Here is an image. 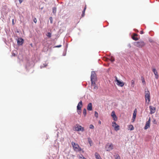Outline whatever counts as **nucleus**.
I'll list each match as a JSON object with an SVG mask.
<instances>
[{"instance_id": "dca6fc26", "label": "nucleus", "mask_w": 159, "mask_h": 159, "mask_svg": "<svg viewBox=\"0 0 159 159\" xmlns=\"http://www.w3.org/2000/svg\"><path fill=\"white\" fill-rule=\"evenodd\" d=\"M87 109L89 111H91L92 110V103H89L88 104L87 107Z\"/></svg>"}, {"instance_id": "f704fd0d", "label": "nucleus", "mask_w": 159, "mask_h": 159, "mask_svg": "<svg viewBox=\"0 0 159 159\" xmlns=\"http://www.w3.org/2000/svg\"><path fill=\"white\" fill-rule=\"evenodd\" d=\"M61 45H59L55 46V48H59V47H61Z\"/></svg>"}, {"instance_id": "1a4fd4ad", "label": "nucleus", "mask_w": 159, "mask_h": 159, "mask_svg": "<svg viewBox=\"0 0 159 159\" xmlns=\"http://www.w3.org/2000/svg\"><path fill=\"white\" fill-rule=\"evenodd\" d=\"M150 110V113L152 114L155 113L156 110V108L154 107L151 106H149V107Z\"/></svg>"}, {"instance_id": "f8f14e48", "label": "nucleus", "mask_w": 159, "mask_h": 159, "mask_svg": "<svg viewBox=\"0 0 159 159\" xmlns=\"http://www.w3.org/2000/svg\"><path fill=\"white\" fill-rule=\"evenodd\" d=\"M82 106V102L80 101L78 103V105L77 107V110H81V108Z\"/></svg>"}, {"instance_id": "b1692460", "label": "nucleus", "mask_w": 159, "mask_h": 159, "mask_svg": "<svg viewBox=\"0 0 159 159\" xmlns=\"http://www.w3.org/2000/svg\"><path fill=\"white\" fill-rule=\"evenodd\" d=\"M88 141L90 146H91V143H92V141L91 140L90 138H88Z\"/></svg>"}, {"instance_id": "393cba45", "label": "nucleus", "mask_w": 159, "mask_h": 159, "mask_svg": "<svg viewBox=\"0 0 159 159\" xmlns=\"http://www.w3.org/2000/svg\"><path fill=\"white\" fill-rule=\"evenodd\" d=\"M94 115H95V116L97 118L98 117V113L96 111H95V112Z\"/></svg>"}, {"instance_id": "473e14b6", "label": "nucleus", "mask_w": 159, "mask_h": 159, "mask_svg": "<svg viewBox=\"0 0 159 159\" xmlns=\"http://www.w3.org/2000/svg\"><path fill=\"white\" fill-rule=\"evenodd\" d=\"M34 21L35 23H36L37 22V20L36 18H34Z\"/></svg>"}, {"instance_id": "c9c22d12", "label": "nucleus", "mask_w": 159, "mask_h": 159, "mask_svg": "<svg viewBox=\"0 0 159 159\" xmlns=\"http://www.w3.org/2000/svg\"><path fill=\"white\" fill-rule=\"evenodd\" d=\"M12 55L13 56H16V53H14V52H13V53L12 54Z\"/></svg>"}, {"instance_id": "5701e85b", "label": "nucleus", "mask_w": 159, "mask_h": 159, "mask_svg": "<svg viewBox=\"0 0 159 159\" xmlns=\"http://www.w3.org/2000/svg\"><path fill=\"white\" fill-rule=\"evenodd\" d=\"M83 113L84 116H85L86 115V110L85 108H84L83 110Z\"/></svg>"}, {"instance_id": "f3484780", "label": "nucleus", "mask_w": 159, "mask_h": 159, "mask_svg": "<svg viewBox=\"0 0 159 159\" xmlns=\"http://www.w3.org/2000/svg\"><path fill=\"white\" fill-rule=\"evenodd\" d=\"M128 130H133L134 129L133 126L132 125H128Z\"/></svg>"}, {"instance_id": "9b49d317", "label": "nucleus", "mask_w": 159, "mask_h": 159, "mask_svg": "<svg viewBox=\"0 0 159 159\" xmlns=\"http://www.w3.org/2000/svg\"><path fill=\"white\" fill-rule=\"evenodd\" d=\"M150 127V119L147 121L145 127H144V129H147L148 128H149Z\"/></svg>"}, {"instance_id": "aec40b11", "label": "nucleus", "mask_w": 159, "mask_h": 159, "mask_svg": "<svg viewBox=\"0 0 159 159\" xmlns=\"http://www.w3.org/2000/svg\"><path fill=\"white\" fill-rule=\"evenodd\" d=\"M134 83L135 81L134 80H132L131 81V87H134Z\"/></svg>"}, {"instance_id": "0eeeda50", "label": "nucleus", "mask_w": 159, "mask_h": 159, "mask_svg": "<svg viewBox=\"0 0 159 159\" xmlns=\"http://www.w3.org/2000/svg\"><path fill=\"white\" fill-rule=\"evenodd\" d=\"M117 82L116 84L118 85V86H120V87H123L124 85V83L123 82H121L116 77V80Z\"/></svg>"}, {"instance_id": "412c9836", "label": "nucleus", "mask_w": 159, "mask_h": 159, "mask_svg": "<svg viewBox=\"0 0 159 159\" xmlns=\"http://www.w3.org/2000/svg\"><path fill=\"white\" fill-rule=\"evenodd\" d=\"M86 9V6L85 5V7L84 8V9L82 11V17L84 16V13H85V12Z\"/></svg>"}, {"instance_id": "2eb2a0df", "label": "nucleus", "mask_w": 159, "mask_h": 159, "mask_svg": "<svg viewBox=\"0 0 159 159\" xmlns=\"http://www.w3.org/2000/svg\"><path fill=\"white\" fill-rule=\"evenodd\" d=\"M137 36H138V34H135V33L134 34H133V35L132 37V39L134 40L135 41L138 40L139 39L137 37H136Z\"/></svg>"}, {"instance_id": "ddd939ff", "label": "nucleus", "mask_w": 159, "mask_h": 159, "mask_svg": "<svg viewBox=\"0 0 159 159\" xmlns=\"http://www.w3.org/2000/svg\"><path fill=\"white\" fill-rule=\"evenodd\" d=\"M111 116L114 120H117V117H116V115L115 114V112L114 111H112L111 114Z\"/></svg>"}, {"instance_id": "a878e982", "label": "nucleus", "mask_w": 159, "mask_h": 159, "mask_svg": "<svg viewBox=\"0 0 159 159\" xmlns=\"http://www.w3.org/2000/svg\"><path fill=\"white\" fill-rule=\"evenodd\" d=\"M47 35L48 37L50 38L51 36V33L48 32L47 33Z\"/></svg>"}, {"instance_id": "4468645a", "label": "nucleus", "mask_w": 159, "mask_h": 159, "mask_svg": "<svg viewBox=\"0 0 159 159\" xmlns=\"http://www.w3.org/2000/svg\"><path fill=\"white\" fill-rule=\"evenodd\" d=\"M152 71L154 73V75H155V78L157 79L158 78V73L156 69L155 68H153L152 69Z\"/></svg>"}, {"instance_id": "e433bc0d", "label": "nucleus", "mask_w": 159, "mask_h": 159, "mask_svg": "<svg viewBox=\"0 0 159 159\" xmlns=\"http://www.w3.org/2000/svg\"><path fill=\"white\" fill-rule=\"evenodd\" d=\"M17 43H18V44H20V40H19V39H18V40H17Z\"/></svg>"}, {"instance_id": "ea45409f", "label": "nucleus", "mask_w": 159, "mask_h": 159, "mask_svg": "<svg viewBox=\"0 0 159 159\" xmlns=\"http://www.w3.org/2000/svg\"><path fill=\"white\" fill-rule=\"evenodd\" d=\"M98 123H99V124H101V121H100V120H99V121H98Z\"/></svg>"}, {"instance_id": "9d476101", "label": "nucleus", "mask_w": 159, "mask_h": 159, "mask_svg": "<svg viewBox=\"0 0 159 159\" xmlns=\"http://www.w3.org/2000/svg\"><path fill=\"white\" fill-rule=\"evenodd\" d=\"M137 109H135L134 111L133 114V116L132 119V122H134V121H135V120L136 114H137Z\"/></svg>"}, {"instance_id": "39448f33", "label": "nucleus", "mask_w": 159, "mask_h": 159, "mask_svg": "<svg viewBox=\"0 0 159 159\" xmlns=\"http://www.w3.org/2000/svg\"><path fill=\"white\" fill-rule=\"evenodd\" d=\"M106 148L107 149V151H109L113 149V145L112 143H108L106 145Z\"/></svg>"}, {"instance_id": "20e7f679", "label": "nucleus", "mask_w": 159, "mask_h": 159, "mask_svg": "<svg viewBox=\"0 0 159 159\" xmlns=\"http://www.w3.org/2000/svg\"><path fill=\"white\" fill-rule=\"evenodd\" d=\"M74 130L77 131H84V128L79 124H76L74 127Z\"/></svg>"}, {"instance_id": "58836bf2", "label": "nucleus", "mask_w": 159, "mask_h": 159, "mask_svg": "<svg viewBox=\"0 0 159 159\" xmlns=\"http://www.w3.org/2000/svg\"><path fill=\"white\" fill-rule=\"evenodd\" d=\"M78 112L79 114H80L81 113V111H80H80H78Z\"/></svg>"}, {"instance_id": "79ce46f5", "label": "nucleus", "mask_w": 159, "mask_h": 159, "mask_svg": "<svg viewBox=\"0 0 159 159\" xmlns=\"http://www.w3.org/2000/svg\"><path fill=\"white\" fill-rule=\"evenodd\" d=\"M20 0V3L22 2V1H21V0Z\"/></svg>"}, {"instance_id": "f257e3e1", "label": "nucleus", "mask_w": 159, "mask_h": 159, "mask_svg": "<svg viewBox=\"0 0 159 159\" xmlns=\"http://www.w3.org/2000/svg\"><path fill=\"white\" fill-rule=\"evenodd\" d=\"M71 144L72 146L73 149L76 152H80L82 150L81 148L79 145L76 143L73 142H71Z\"/></svg>"}, {"instance_id": "a19ab883", "label": "nucleus", "mask_w": 159, "mask_h": 159, "mask_svg": "<svg viewBox=\"0 0 159 159\" xmlns=\"http://www.w3.org/2000/svg\"><path fill=\"white\" fill-rule=\"evenodd\" d=\"M46 66H47V65H45V66H44V67H46Z\"/></svg>"}, {"instance_id": "7ed1b4c3", "label": "nucleus", "mask_w": 159, "mask_h": 159, "mask_svg": "<svg viewBox=\"0 0 159 159\" xmlns=\"http://www.w3.org/2000/svg\"><path fill=\"white\" fill-rule=\"evenodd\" d=\"M145 98L146 102L148 104L150 101V92L148 91H146L145 92Z\"/></svg>"}, {"instance_id": "a211bd4d", "label": "nucleus", "mask_w": 159, "mask_h": 159, "mask_svg": "<svg viewBox=\"0 0 159 159\" xmlns=\"http://www.w3.org/2000/svg\"><path fill=\"white\" fill-rule=\"evenodd\" d=\"M95 155L96 159H102L100 156L98 154V153H95Z\"/></svg>"}, {"instance_id": "cd10ccee", "label": "nucleus", "mask_w": 159, "mask_h": 159, "mask_svg": "<svg viewBox=\"0 0 159 159\" xmlns=\"http://www.w3.org/2000/svg\"><path fill=\"white\" fill-rule=\"evenodd\" d=\"M89 128L91 129H93L94 126L93 125H90L89 126Z\"/></svg>"}, {"instance_id": "7c9ffc66", "label": "nucleus", "mask_w": 159, "mask_h": 159, "mask_svg": "<svg viewBox=\"0 0 159 159\" xmlns=\"http://www.w3.org/2000/svg\"><path fill=\"white\" fill-rule=\"evenodd\" d=\"M110 60L111 62H113L115 61V59L114 58L111 57Z\"/></svg>"}, {"instance_id": "423d86ee", "label": "nucleus", "mask_w": 159, "mask_h": 159, "mask_svg": "<svg viewBox=\"0 0 159 159\" xmlns=\"http://www.w3.org/2000/svg\"><path fill=\"white\" fill-rule=\"evenodd\" d=\"M96 74L95 72L94 71H92L91 76V82H95L96 80Z\"/></svg>"}, {"instance_id": "bb28decb", "label": "nucleus", "mask_w": 159, "mask_h": 159, "mask_svg": "<svg viewBox=\"0 0 159 159\" xmlns=\"http://www.w3.org/2000/svg\"><path fill=\"white\" fill-rule=\"evenodd\" d=\"M115 157L116 159H120V157L118 155H116Z\"/></svg>"}, {"instance_id": "37998d69", "label": "nucleus", "mask_w": 159, "mask_h": 159, "mask_svg": "<svg viewBox=\"0 0 159 159\" xmlns=\"http://www.w3.org/2000/svg\"><path fill=\"white\" fill-rule=\"evenodd\" d=\"M14 20H13L12 22H13Z\"/></svg>"}, {"instance_id": "c03bdc74", "label": "nucleus", "mask_w": 159, "mask_h": 159, "mask_svg": "<svg viewBox=\"0 0 159 159\" xmlns=\"http://www.w3.org/2000/svg\"><path fill=\"white\" fill-rule=\"evenodd\" d=\"M19 2H20V0H19Z\"/></svg>"}, {"instance_id": "6ab92c4d", "label": "nucleus", "mask_w": 159, "mask_h": 159, "mask_svg": "<svg viewBox=\"0 0 159 159\" xmlns=\"http://www.w3.org/2000/svg\"><path fill=\"white\" fill-rule=\"evenodd\" d=\"M91 84L92 86H93L94 89H98V87L96 86V84L95 82H91Z\"/></svg>"}, {"instance_id": "c85d7f7f", "label": "nucleus", "mask_w": 159, "mask_h": 159, "mask_svg": "<svg viewBox=\"0 0 159 159\" xmlns=\"http://www.w3.org/2000/svg\"><path fill=\"white\" fill-rule=\"evenodd\" d=\"M53 13H55L56 12V8L55 7H53L52 8Z\"/></svg>"}, {"instance_id": "4be33fe9", "label": "nucleus", "mask_w": 159, "mask_h": 159, "mask_svg": "<svg viewBox=\"0 0 159 159\" xmlns=\"http://www.w3.org/2000/svg\"><path fill=\"white\" fill-rule=\"evenodd\" d=\"M141 80H142V83H143V84L144 85H145L146 82H145V81L144 78H143V77H141Z\"/></svg>"}, {"instance_id": "72a5a7b5", "label": "nucleus", "mask_w": 159, "mask_h": 159, "mask_svg": "<svg viewBox=\"0 0 159 159\" xmlns=\"http://www.w3.org/2000/svg\"><path fill=\"white\" fill-rule=\"evenodd\" d=\"M49 19L50 20L51 23H52V17H50L49 18Z\"/></svg>"}, {"instance_id": "f03ea898", "label": "nucleus", "mask_w": 159, "mask_h": 159, "mask_svg": "<svg viewBox=\"0 0 159 159\" xmlns=\"http://www.w3.org/2000/svg\"><path fill=\"white\" fill-rule=\"evenodd\" d=\"M134 45L137 47L142 48L145 46L146 43L143 41L142 40L135 42Z\"/></svg>"}, {"instance_id": "c756f323", "label": "nucleus", "mask_w": 159, "mask_h": 159, "mask_svg": "<svg viewBox=\"0 0 159 159\" xmlns=\"http://www.w3.org/2000/svg\"><path fill=\"white\" fill-rule=\"evenodd\" d=\"M23 39L22 38H20V45L22 44L23 43Z\"/></svg>"}, {"instance_id": "6e6552de", "label": "nucleus", "mask_w": 159, "mask_h": 159, "mask_svg": "<svg viewBox=\"0 0 159 159\" xmlns=\"http://www.w3.org/2000/svg\"><path fill=\"white\" fill-rule=\"evenodd\" d=\"M112 126L114 127V129L117 131L120 129L119 126L115 122H112Z\"/></svg>"}, {"instance_id": "4c0bfd02", "label": "nucleus", "mask_w": 159, "mask_h": 159, "mask_svg": "<svg viewBox=\"0 0 159 159\" xmlns=\"http://www.w3.org/2000/svg\"><path fill=\"white\" fill-rule=\"evenodd\" d=\"M143 33V30H141L140 31V34H142Z\"/></svg>"}, {"instance_id": "2f4dec72", "label": "nucleus", "mask_w": 159, "mask_h": 159, "mask_svg": "<svg viewBox=\"0 0 159 159\" xmlns=\"http://www.w3.org/2000/svg\"><path fill=\"white\" fill-rule=\"evenodd\" d=\"M79 159H86L85 157H83V156L81 157L80 156L79 157Z\"/></svg>"}]
</instances>
